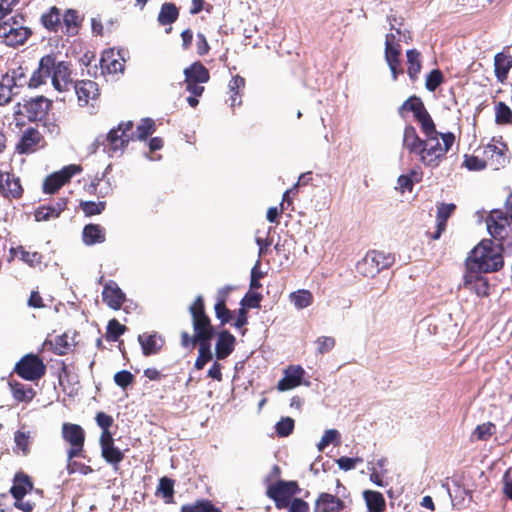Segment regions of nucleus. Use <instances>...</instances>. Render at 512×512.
I'll return each mask as SVG.
<instances>
[{"instance_id":"f257e3e1","label":"nucleus","mask_w":512,"mask_h":512,"mask_svg":"<svg viewBox=\"0 0 512 512\" xmlns=\"http://www.w3.org/2000/svg\"><path fill=\"white\" fill-rule=\"evenodd\" d=\"M512 247L510 242L495 244L492 240L484 239L470 252L466 259L467 270L471 272H495L504 264L503 246Z\"/></svg>"},{"instance_id":"f03ea898","label":"nucleus","mask_w":512,"mask_h":512,"mask_svg":"<svg viewBox=\"0 0 512 512\" xmlns=\"http://www.w3.org/2000/svg\"><path fill=\"white\" fill-rule=\"evenodd\" d=\"M16 115L25 117L31 123H40L42 127L52 135L60 134V126L57 123L53 110V101L43 95L24 99L17 104Z\"/></svg>"},{"instance_id":"7ed1b4c3","label":"nucleus","mask_w":512,"mask_h":512,"mask_svg":"<svg viewBox=\"0 0 512 512\" xmlns=\"http://www.w3.org/2000/svg\"><path fill=\"white\" fill-rule=\"evenodd\" d=\"M192 316V325L194 335L188 332L181 333V345L184 348L194 347L197 342L211 341L214 336V328L211 324L209 316L205 312L204 299L201 295L197 296L189 307Z\"/></svg>"},{"instance_id":"20e7f679","label":"nucleus","mask_w":512,"mask_h":512,"mask_svg":"<svg viewBox=\"0 0 512 512\" xmlns=\"http://www.w3.org/2000/svg\"><path fill=\"white\" fill-rule=\"evenodd\" d=\"M454 142L455 136L451 132L440 134V136L426 137L422 149L419 150L420 162L429 168L438 167Z\"/></svg>"},{"instance_id":"39448f33","label":"nucleus","mask_w":512,"mask_h":512,"mask_svg":"<svg viewBox=\"0 0 512 512\" xmlns=\"http://www.w3.org/2000/svg\"><path fill=\"white\" fill-rule=\"evenodd\" d=\"M134 140L133 121H122L111 129L105 137H98L96 142L103 146V151L110 157L122 154L129 142Z\"/></svg>"},{"instance_id":"423d86ee","label":"nucleus","mask_w":512,"mask_h":512,"mask_svg":"<svg viewBox=\"0 0 512 512\" xmlns=\"http://www.w3.org/2000/svg\"><path fill=\"white\" fill-rule=\"evenodd\" d=\"M265 482L267 484L266 495L274 501L277 509L288 507L293 497L301 491L296 481L276 480L272 483L267 479Z\"/></svg>"},{"instance_id":"0eeeda50","label":"nucleus","mask_w":512,"mask_h":512,"mask_svg":"<svg viewBox=\"0 0 512 512\" xmlns=\"http://www.w3.org/2000/svg\"><path fill=\"white\" fill-rule=\"evenodd\" d=\"M395 261L391 253L379 250L369 251L365 257L358 262L357 270L365 277H374L380 271L388 269Z\"/></svg>"},{"instance_id":"6e6552de","label":"nucleus","mask_w":512,"mask_h":512,"mask_svg":"<svg viewBox=\"0 0 512 512\" xmlns=\"http://www.w3.org/2000/svg\"><path fill=\"white\" fill-rule=\"evenodd\" d=\"M22 20V16L15 15L0 24V38H3L7 45H22L31 36V30L22 25Z\"/></svg>"},{"instance_id":"1a4fd4ad","label":"nucleus","mask_w":512,"mask_h":512,"mask_svg":"<svg viewBox=\"0 0 512 512\" xmlns=\"http://www.w3.org/2000/svg\"><path fill=\"white\" fill-rule=\"evenodd\" d=\"M14 372L24 380L37 381L46 373V365L36 354L24 355L15 365Z\"/></svg>"},{"instance_id":"9d476101","label":"nucleus","mask_w":512,"mask_h":512,"mask_svg":"<svg viewBox=\"0 0 512 512\" xmlns=\"http://www.w3.org/2000/svg\"><path fill=\"white\" fill-rule=\"evenodd\" d=\"M184 83L186 90L195 95L201 96L205 90L202 84L210 80V72L200 61L193 62L184 69Z\"/></svg>"},{"instance_id":"9b49d317","label":"nucleus","mask_w":512,"mask_h":512,"mask_svg":"<svg viewBox=\"0 0 512 512\" xmlns=\"http://www.w3.org/2000/svg\"><path fill=\"white\" fill-rule=\"evenodd\" d=\"M85 431L78 425L73 423H63L62 438L70 445L67 451L69 460L76 457H84Z\"/></svg>"},{"instance_id":"f8f14e48","label":"nucleus","mask_w":512,"mask_h":512,"mask_svg":"<svg viewBox=\"0 0 512 512\" xmlns=\"http://www.w3.org/2000/svg\"><path fill=\"white\" fill-rule=\"evenodd\" d=\"M400 30L395 29L385 36V60L391 71L393 80H396L398 74L402 72L400 67Z\"/></svg>"},{"instance_id":"ddd939ff","label":"nucleus","mask_w":512,"mask_h":512,"mask_svg":"<svg viewBox=\"0 0 512 512\" xmlns=\"http://www.w3.org/2000/svg\"><path fill=\"white\" fill-rule=\"evenodd\" d=\"M82 171L80 165L71 164L63 167L60 171L48 175L43 182V192L54 194L65 184L69 183L71 178Z\"/></svg>"},{"instance_id":"4468645a","label":"nucleus","mask_w":512,"mask_h":512,"mask_svg":"<svg viewBox=\"0 0 512 512\" xmlns=\"http://www.w3.org/2000/svg\"><path fill=\"white\" fill-rule=\"evenodd\" d=\"M305 377L306 371L301 365H289L283 370V376L276 388L280 392H285L302 385L309 386L310 382Z\"/></svg>"},{"instance_id":"2eb2a0df","label":"nucleus","mask_w":512,"mask_h":512,"mask_svg":"<svg viewBox=\"0 0 512 512\" xmlns=\"http://www.w3.org/2000/svg\"><path fill=\"white\" fill-rule=\"evenodd\" d=\"M44 144V137L40 131L30 126L23 131L15 146V151L20 155H28L36 152Z\"/></svg>"},{"instance_id":"dca6fc26","label":"nucleus","mask_w":512,"mask_h":512,"mask_svg":"<svg viewBox=\"0 0 512 512\" xmlns=\"http://www.w3.org/2000/svg\"><path fill=\"white\" fill-rule=\"evenodd\" d=\"M506 151L507 147L501 141L492 140V142L485 145L482 154L487 166H490L494 170L504 167L508 162Z\"/></svg>"},{"instance_id":"f3484780","label":"nucleus","mask_w":512,"mask_h":512,"mask_svg":"<svg viewBox=\"0 0 512 512\" xmlns=\"http://www.w3.org/2000/svg\"><path fill=\"white\" fill-rule=\"evenodd\" d=\"M50 77L53 87L59 92L68 91L73 85L70 64L65 61L57 62L55 54H53V70Z\"/></svg>"},{"instance_id":"a211bd4d","label":"nucleus","mask_w":512,"mask_h":512,"mask_svg":"<svg viewBox=\"0 0 512 512\" xmlns=\"http://www.w3.org/2000/svg\"><path fill=\"white\" fill-rule=\"evenodd\" d=\"M69 198L62 196L50 201L46 205L39 206L34 213L37 222L57 219L67 209Z\"/></svg>"},{"instance_id":"6ab92c4d","label":"nucleus","mask_w":512,"mask_h":512,"mask_svg":"<svg viewBox=\"0 0 512 512\" xmlns=\"http://www.w3.org/2000/svg\"><path fill=\"white\" fill-rule=\"evenodd\" d=\"M24 189L20 178L13 172L0 171V195L7 199H20Z\"/></svg>"},{"instance_id":"aec40b11","label":"nucleus","mask_w":512,"mask_h":512,"mask_svg":"<svg viewBox=\"0 0 512 512\" xmlns=\"http://www.w3.org/2000/svg\"><path fill=\"white\" fill-rule=\"evenodd\" d=\"M256 264L250 272V290L241 300L242 308L239 309L237 318L234 322L236 328H242L247 323V310L245 307L256 308Z\"/></svg>"},{"instance_id":"412c9836","label":"nucleus","mask_w":512,"mask_h":512,"mask_svg":"<svg viewBox=\"0 0 512 512\" xmlns=\"http://www.w3.org/2000/svg\"><path fill=\"white\" fill-rule=\"evenodd\" d=\"M16 256H19V259L30 268L43 270L47 267V264L44 263V255L42 253L38 251H28L22 245L10 248L8 261L11 262Z\"/></svg>"},{"instance_id":"4be33fe9","label":"nucleus","mask_w":512,"mask_h":512,"mask_svg":"<svg viewBox=\"0 0 512 512\" xmlns=\"http://www.w3.org/2000/svg\"><path fill=\"white\" fill-rule=\"evenodd\" d=\"M53 70V54H47L40 58L36 70L29 77V89H37L46 83Z\"/></svg>"},{"instance_id":"5701e85b","label":"nucleus","mask_w":512,"mask_h":512,"mask_svg":"<svg viewBox=\"0 0 512 512\" xmlns=\"http://www.w3.org/2000/svg\"><path fill=\"white\" fill-rule=\"evenodd\" d=\"M74 89L80 106L88 105L90 101L97 100L100 95L98 84L92 80L76 81Z\"/></svg>"},{"instance_id":"b1692460","label":"nucleus","mask_w":512,"mask_h":512,"mask_svg":"<svg viewBox=\"0 0 512 512\" xmlns=\"http://www.w3.org/2000/svg\"><path fill=\"white\" fill-rule=\"evenodd\" d=\"M102 300L109 308L119 310L125 302L126 296L116 282L109 281L103 287Z\"/></svg>"},{"instance_id":"393cba45","label":"nucleus","mask_w":512,"mask_h":512,"mask_svg":"<svg viewBox=\"0 0 512 512\" xmlns=\"http://www.w3.org/2000/svg\"><path fill=\"white\" fill-rule=\"evenodd\" d=\"M345 508L343 499L329 493H321L316 502L315 512H341Z\"/></svg>"},{"instance_id":"a878e982","label":"nucleus","mask_w":512,"mask_h":512,"mask_svg":"<svg viewBox=\"0 0 512 512\" xmlns=\"http://www.w3.org/2000/svg\"><path fill=\"white\" fill-rule=\"evenodd\" d=\"M479 273L468 270L464 275L463 285L477 296L484 297L488 295L489 287L486 278L480 276Z\"/></svg>"},{"instance_id":"bb28decb","label":"nucleus","mask_w":512,"mask_h":512,"mask_svg":"<svg viewBox=\"0 0 512 512\" xmlns=\"http://www.w3.org/2000/svg\"><path fill=\"white\" fill-rule=\"evenodd\" d=\"M103 74H116L124 71V61L113 50L104 51L100 59Z\"/></svg>"},{"instance_id":"cd10ccee","label":"nucleus","mask_w":512,"mask_h":512,"mask_svg":"<svg viewBox=\"0 0 512 512\" xmlns=\"http://www.w3.org/2000/svg\"><path fill=\"white\" fill-rule=\"evenodd\" d=\"M82 241L86 246L102 244L106 241V230L100 224L89 223L82 231Z\"/></svg>"},{"instance_id":"c85d7f7f","label":"nucleus","mask_w":512,"mask_h":512,"mask_svg":"<svg viewBox=\"0 0 512 512\" xmlns=\"http://www.w3.org/2000/svg\"><path fill=\"white\" fill-rule=\"evenodd\" d=\"M34 488L32 478L23 471H18L13 477V484L9 490L12 497L25 496Z\"/></svg>"},{"instance_id":"c756f323","label":"nucleus","mask_w":512,"mask_h":512,"mask_svg":"<svg viewBox=\"0 0 512 512\" xmlns=\"http://www.w3.org/2000/svg\"><path fill=\"white\" fill-rule=\"evenodd\" d=\"M231 288L225 287L218 291L217 301L214 306L216 317L221 321V323L226 324L230 323L233 319V313L226 306L227 298Z\"/></svg>"},{"instance_id":"7c9ffc66","label":"nucleus","mask_w":512,"mask_h":512,"mask_svg":"<svg viewBox=\"0 0 512 512\" xmlns=\"http://www.w3.org/2000/svg\"><path fill=\"white\" fill-rule=\"evenodd\" d=\"M235 338L228 331L219 333L215 345L216 357L218 360L227 358L234 350Z\"/></svg>"},{"instance_id":"2f4dec72","label":"nucleus","mask_w":512,"mask_h":512,"mask_svg":"<svg viewBox=\"0 0 512 512\" xmlns=\"http://www.w3.org/2000/svg\"><path fill=\"white\" fill-rule=\"evenodd\" d=\"M138 341L145 356L157 354L163 345L162 339L156 333H143L138 336Z\"/></svg>"},{"instance_id":"473e14b6","label":"nucleus","mask_w":512,"mask_h":512,"mask_svg":"<svg viewBox=\"0 0 512 512\" xmlns=\"http://www.w3.org/2000/svg\"><path fill=\"white\" fill-rule=\"evenodd\" d=\"M85 189L90 195L97 196L98 198H106L113 193V187L109 179H106L104 175L100 178L95 177Z\"/></svg>"},{"instance_id":"72a5a7b5","label":"nucleus","mask_w":512,"mask_h":512,"mask_svg":"<svg viewBox=\"0 0 512 512\" xmlns=\"http://www.w3.org/2000/svg\"><path fill=\"white\" fill-rule=\"evenodd\" d=\"M288 301L294 309L300 311L310 307L313 304L314 296L308 289H298L289 293Z\"/></svg>"},{"instance_id":"f704fd0d","label":"nucleus","mask_w":512,"mask_h":512,"mask_svg":"<svg viewBox=\"0 0 512 512\" xmlns=\"http://www.w3.org/2000/svg\"><path fill=\"white\" fill-rule=\"evenodd\" d=\"M245 88V79L235 75L228 83L230 107L234 109L242 104V92Z\"/></svg>"},{"instance_id":"c9c22d12","label":"nucleus","mask_w":512,"mask_h":512,"mask_svg":"<svg viewBox=\"0 0 512 512\" xmlns=\"http://www.w3.org/2000/svg\"><path fill=\"white\" fill-rule=\"evenodd\" d=\"M9 387L14 400L17 402L30 403L36 396V391L31 386L18 381H10Z\"/></svg>"},{"instance_id":"e433bc0d","label":"nucleus","mask_w":512,"mask_h":512,"mask_svg":"<svg viewBox=\"0 0 512 512\" xmlns=\"http://www.w3.org/2000/svg\"><path fill=\"white\" fill-rule=\"evenodd\" d=\"M363 498L369 512H384L386 501L382 493L374 490H365Z\"/></svg>"},{"instance_id":"4c0bfd02","label":"nucleus","mask_w":512,"mask_h":512,"mask_svg":"<svg viewBox=\"0 0 512 512\" xmlns=\"http://www.w3.org/2000/svg\"><path fill=\"white\" fill-rule=\"evenodd\" d=\"M424 140L420 139L416 130L412 126H407L403 133V146L410 153L419 155V150L422 149Z\"/></svg>"},{"instance_id":"58836bf2","label":"nucleus","mask_w":512,"mask_h":512,"mask_svg":"<svg viewBox=\"0 0 512 512\" xmlns=\"http://www.w3.org/2000/svg\"><path fill=\"white\" fill-rule=\"evenodd\" d=\"M454 209H455V205L454 204H444V203H442L441 205L438 206L437 217H436V219H437V230L434 233V235L432 236V238L434 240L440 238L441 234L443 233V231L446 228L447 219L450 217V215L452 214Z\"/></svg>"},{"instance_id":"ea45409f","label":"nucleus","mask_w":512,"mask_h":512,"mask_svg":"<svg viewBox=\"0 0 512 512\" xmlns=\"http://www.w3.org/2000/svg\"><path fill=\"white\" fill-rule=\"evenodd\" d=\"M174 485L175 480L167 476H163L159 479L155 494L157 496L160 495L166 504H171L174 502Z\"/></svg>"},{"instance_id":"a19ab883","label":"nucleus","mask_w":512,"mask_h":512,"mask_svg":"<svg viewBox=\"0 0 512 512\" xmlns=\"http://www.w3.org/2000/svg\"><path fill=\"white\" fill-rule=\"evenodd\" d=\"M512 67V59L510 56L499 53L494 58L495 75L500 82H504L507 74Z\"/></svg>"},{"instance_id":"79ce46f5","label":"nucleus","mask_w":512,"mask_h":512,"mask_svg":"<svg viewBox=\"0 0 512 512\" xmlns=\"http://www.w3.org/2000/svg\"><path fill=\"white\" fill-rule=\"evenodd\" d=\"M43 26L51 32H57L61 26L60 9L56 6L51 7L48 12L41 16Z\"/></svg>"},{"instance_id":"37998d69","label":"nucleus","mask_w":512,"mask_h":512,"mask_svg":"<svg viewBox=\"0 0 512 512\" xmlns=\"http://www.w3.org/2000/svg\"><path fill=\"white\" fill-rule=\"evenodd\" d=\"M422 173L416 169H412L408 174L400 175L397 179V189L402 193L413 189L414 183L420 182Z\"/></svg>"},{"instance_id":"c03bdc74","label":"nucleus","mask_w":512,"mask_h":512,"mask_svg":"<svg viewBox=\"0 0 512 512\" xmlns=\"http://www.w3.org/2000/svg\"><path fill=\"white\" fill-rule=\"evenodd\" d=\"M180 512H222L216 507L212 501L208 499H200L194 503L184 504L180 508Z\"/></svg>"},{"instance_id":"a18cd8bd","label":"nucleus","mask_w":512,"mask_h":512,"mask_svg":"<svg viewBox=\"0 0 512 512\" xmlns=\"http://www.w3.org/2000/svg\"><path fill=\"white\" fill-rule=\"evenodd\" d=\"M179 16V10L174 3H164L158 14V22L161 25H171Z\"/></svg>"},{"instance_id":"49530a36","label":"nucleus","mask_w":512,"mask_h":512,"mask_svg":"<svg viewBox=\"0 0 512 512\" xmlns=\"http://www.w3.org/2000/svg\"><path fill=\"white\" fill-rule=\"evenodd\" d=\"M44 346H49L50 349L57 355H65L71 349V345L68 342V335L63 333L54 338V340H46Z\"/></svg>"},{"instance_id":"de8ad7c7","label":"nucleus","mask_w":512,"mask_h":512,"mask_svg":"<svg viewBox=\"0 0 512 512\" xmlns=\"http://www.w3.org/2000/svg\"><path fill=\"white\" fill-rule=\"evenodd\" d=\"M82 18L75 9H67L63 14V24L66 28V33L76 34L81 26Z\"/></svg>"},{"instance_id":"09e8293b","label":"nucleus","mask_w":512,"mask_h":512,"mask_svg":"<svg viewBox=\"0 0 512 512\" xmlns=\"http://www.w3.org/2000/svg\"><path fill=\"white\" fill-rule=\"evenodd\" d=\"M101 456L107 463L117 469L118 465L124 460L125 454L114 444L101 450Z\"/></svg>"},{"instance_id":"8fccbe9b","label":"nucleus","mask_w":512,"mask_h":512,"mask_svg":"<svg viewBox=\"0 0 512 512\" xmlns=\"http://www.w3.org/2000/svg\"><path fill=\"white\" fill-rule=\"evenodd\" d=\"M27 67L18 66L11 70V75L8 74L9 83L14 87H28L29 78L27 76Z\"/></svg>"},{"instance_id":"3c124183","label":"nucleus","mask_w":512,"mask_h":512,"mask_svg":"<svg viewBox=\"0 0 512 512\" xmlns=\"http://www.w3.org/2000/svg\"><path fill=\"white\" fill-rule=\"evenodd\" d=\"M199 344L198 357L195 361V368L202 370L204 366L212 360L211 343L210 341L197 342Z\"/></svg>"},{"instance_id":"603ef678","label":"nucleus","mask_w":512,"mask_h":512,"mask_svg":"<svg viewBox=\"0 0 512 512\" xmlns=\"http://www.w3.org/2000/svg\"><path fill=\"white\" fill-rule=\"evenodd\" d=\"M408 68L407 72L411 79H416L421 70L420 53L415 49L406 52Z\"/></svg>"},{"instance_id":"864d4df0","label":"nucleus","mask_w":512,"mask_h":512,"mask_svg":"<svg viewBox=\"0 0 512 512\" xmlns=\"http://www.w3.org/2000/svg\"><path fill=\"white\" fill-rule=\"evenodd\" d=\"M156 130L155 122L151 118H144L134 131V139L146 140Z\"/></svg>"},{"instance_id":"5fc2aeb1","label":"nucleus","mask_w":512,"mask_h":512,"mask_svg":"<svg viewBox=\"0 0 512 512\" xmlns=\"http://www.w3.org/2000/svg\"><path fill=\"white\" fill-rule=\"evenodd\" d=\"M340 441L341 434L337 429H327L324 431L316 447L319 452H322L330 444L339 445Z\"/></svg>"},{"instance_id":"6e6d98bb","label":"nucleus","mask_w":512,"mask_h":512,"mask_svg":"<svg viewBox=\"0 0 512 512\" xmlns=\"http://www.w3.org/2000/svg\"><path fill=\"white\" fill-rule=\"evenodd\" d=\"M417 121L421 125L422 132L426 137L440 136L441 133L436 131V127L434 121L432 120L430 114L425 110L419 116H417Z\"/></svg>"},{"instance_id":"4d7b16f0","label":"nucleus","mask_w":512,"mask_h":512,"mask_svg":"<svg viewBox=\"0 0 512 512\" xmlns=\"http://www.w3.org/2000/svg\"><path fill=\"white\" fill-rule=\"evenodd\" d=\"M295 428V421L291 417H281L275 424V432L278 437L285 438L290 436Z\"/></svg>"},{"instance_id":"13d9d810","label":"nucleus","mask_w":512,"mask_h":512,"mask_svg":"<svg viewBox=\"0 0 512 512\" xmlns=\"http://www.w3.org/2000/svg\"><path fill=\"white\" fill-rule=\"evenodd\" d=\"M79 207L85 216L91 217L101 214L106 208V202L81 201Z\"/></svg>"},{"instance_id":"bf43d9fd","label":"nucleus","mask_w":512,"mask_h":512,"mask_svg":"<svg viewBox=\"0 0 512 512\" xmlns=\"http://www.w3.org/2000/svg\"><path fill=\"white\" fill-rule=\"evenodd\" d=\"M126 330V326L122 325L117 319H111L107 325L106 339L111 342H116Z\"/></svg>"},{"instance_id":"052dcab7","label":"nucleus","mask_w":512,"mask_h":512,"mask_svg":"<svg viewBox=\"0 0 512 512\" xmlns=\"http://www.w3.org/2000/svg\"><path fill=\"white\" fill-rule=\"evenodd\" d=\"M495 425L491 422L482 423L474 429L472 438L479 441H484L490 438L495 433Z\"/></svg>"},{"instance_id":"680f3d73","label":"nucleus","mask_w":512,"mask_h":512,"mask_svg":"<svg viewBox=\"0 0 512 512\" xmlns=\"http://www.w3.org/2000/svg\"><path fill=\"white\" fill-rule=\"evenodd\" d=\"M402 111H411L415 118L423 113L426 108L419 97L412 96L408 98L401 106Z\"/></svg>"},{"instance_id":"e2e57ef3","label":"nucleus","mask_w":512,"mask_h":512,"mask_svg":"<svg viewBox=\"0 0 512 512\" xmlns=\"http://www.w3.org/2000/svg\"><path fill=\"white\" fill-rule=\"evenodd\" d=\"M13 86L9 83L8 74L2 75L0 79V106L8 104L13 97Z\"/></svg>"},{"instance_id":"0e129e2a","label":"nucleus","mask_w":512,"mask_h":512,"mask_svg":"<svg viewBox=\"0 0 512 512\" xmlns=\"http://www.w3.org/2000/svg\"><path fill=\"white\" fill-rule=\"evenodd\" d=\"M495 118L499 124L510 123L512 121V111L506 104L499 102L495 107Z\"/></svg>"},{"instance_id":"69168bd1","label":"nucleus","mask_w":512,"mask_h":512,"mask_svg":"<svg viewBox=\"0 0 512 512\" xmlns=\"http://www.w3.org/2000/svg\"><path fill=\"white\" fill-rule=\"evenodd\" d=\"M14 441L17 447L22 451L23 455H28L30 452V435L29 432L16 431Z\"/></svg>"},{"instance_id":"338daca9","label":"nucleus","mask_w":512,"mask_h":512,"mask_svg":"<svg viewBox=\"0 0 512 512\" xmlns=\"http://www.w3.org/2000/svg\"><path fill=\"white\" fill-rule=\"evenodd\" d=\"M314 344L319 354H325L334 348L335 339L331 336H320L314 341Z\"/></svg>"},{"instance_id":"774afa93","label":"nucleus","mask_w":512,"mask_h":512,"mask_svg":"<svg viewBox=\"0 0 512 512\" xmlns=\"http://www.w3.org/2000/svg\"><path fill=\"white\" fill-rule=\"evenodd\" d=\"M363 459L361 457H346L342 456L336 460V464L340 470L345 472L353 470L358 464H361Z\"/></svg>"}]
</instances>
